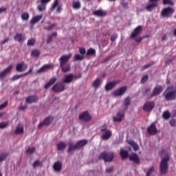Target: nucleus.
<instances>
[{
	"mask_svg": "<svg viewBox=\"0 0 176 176\" xmlns=\"http://www.w3.org/2000/svg\"><path fill=\"white\" fill-rule=\"evenodd\" d=\"M130 144L131 145V146H133L135 151H138L140 149V146H138V144H137V143L132 142L130 143Z\"/></svg>",
	"mask_w": 176,
	"mask_h": 176,
	"instance_id": "8fccbe9b",
	"label": "nucleus"
},
{
	"mask_svg": "<svg viewBox=\"0 0 176 176\" xmlns=\"http://www.w3.org/2000/svg\"><path fill=\"white\" fill-rule=\"evenodd\" d=\"M172 89L173 87H168L163 94L165 100L167 101H173V100H175L176 98V90L170 91Z\"/></svg>",
	"mask_w": 176,
	"mask_h": 176,
	"instance_id": "39448f33",
	"label": "nucleus"
},
{
	"mask_svg": "<svg viewBox=\"0 0 176 176\" xmlns=\"http://www.w3.org/2000/svg\"><path fill=\"white\" fill-rule=\"evenodd\" d=\"M92 14L97 17H105L107 16V12L102 10H97L93 12Z\"/></svg>",
	"mask_w": 176,
	"mask_h": 176,
	"instance_id": "412c9836",
	"label": "nucleus"
},
{
	"mask_svg": "<svg viewBox=\"0 0 176 176\" xmlns=\"http://www.w3.org/2000/svg\"><path fill=\"white\" fill-rule=\"evenodd\" d=\"M58 6V0H54L52 6L50 8L51 12H54V9Z\"/></svg>",
	"mask_w": 176,
	"mask_h": 176,
	"instance_id": "79ce46f5",
	"label": "nucleus"
},
{
	"mask_svg": "<svg viewBox=\"0 0 176 176\" xmlns=\"http://www.w3.org/2000/svg\"><path fill=\"white\" fill-rule=\"evenodd\" d=\"M35 147H32V148H28L26 151V153H28L29 155H32V153H34V152H35Z\"/></svg>",
	"mask_w": 176,
	"mask_h": 176,
	"instance_id": "603ef678",
	"label": "nucleus"
},
{
	"mask_svg": "<svg viewBox=\"0 0 176 176\" xmlns=\"http://www.w3.org/2000/svg\"><path fill=\"white\" fill-rule=\"evenodd\" d=\"M111 137H112V131H111V130H107L102 135L101 138L104 141H108Z\"/></svg>",
	"mask_w": 176,
	"mask_h": 176,
	"instance_id": "4be33fe9",
	"label": "nucleus"
},
{
	"mask_svg": "<svg viewBox=\"0 0 176 176\" xmlns=\"http://www.w3.org/2000/svg\"><path fill=\"white\" fill-rule=\"evenodd\" d=\"M116 156V154L113 152H102L99 156V160H104L105 162H113V159Z\"/></svg>",
	"mask_w": 176,
	"mask_h": 176,
	"instance_id": "20e7f679",
	"label": "nucleus"
},
{
	"mask_svg": "<svg viewBox=\"0 0 176 176\" xmlns=\"http://www.w3.org/2000/svg\"><path fill=\"white\" fill-rule=\"evenodd\" d=\"M74 60L75 61H82V60H85V56L81 54H76L74 57Z\"/></svg>",
	"mask_w": 176,
	"mask_h": 176,
	"instance_id": "f704fd0d",
	"label": "nucleus"
},
{
	"mask_svg": "<svg viewBox=\"0 0 176 176\" xmlns=\"http://www.w3.org/2000/svg\"><path fill=\"white\" fill-rule=\"evenodd\" d=\"M112 58V56H107L102 61V63H108V61H109V60H111Z\"/></svg>",
	"mask_w": 176,
	"mask_h": 176,
	"instance_id": "774afa93",
	"label": "nucleus"
},
{
	"mask_svg": "<svg viewBox=\"0 0 176 176\" xmlns=\"http://www.w3.org/2000/svg\"><path fill=\"white\" fill-rule=\"evenodd\" d=\"M148 79H149V76H148V74L144 75L142 77L140 82L144 84L148 80Z\"/></svg>",
	"mask_w": 176,
	"mask_h": 176,
	"instance_id": "de8ad7c7",
	"label": "nucleus"
},
{
	"mask_svg": "<svg viewBox=\"0 0 176 176\" xmlns=\"http://www.w3.org/2000/svg\"><path fill=\"white\" fill-rule=\"evenodd\" d=\"M74 80V74H68L65 75V78L63 80V83H71Z\"/></svg>",
	"mask_w": 176,
	"mask_h": 176,
	"instance_id": "aec40b11",
	"label": "nucleus"
},
{
	"mask_svg": "<svg viewBox=\"0 0 176 176\" xmlns=\"http://www.w3.org/2000/svg\"><path fill=\"white\" fill-rule=\"evenodd\" d=\"M171 117L170 112L168 111H166L163 113V118L166 119V120H168L169 118Z\"/></svg>",
	"mask_w": 176,
	"mask_h": 176,
	"instance_id": "49530a36",
	"label": "nucleus"
},
{
	"mask_svg": "<svg viewBox=\"0 0 176 176\" xmlns=\"http://www.w3.org/2000/svg\"><path fill=\"white\" fill-rule=\"evenodd\" d=\"M31 54L33 57H38V56H41V52L38 50H34L32 51Z\"/></svg>",
	"mask_w": 176,
	"mask_h": 176,
	"instance_id": "a19ab883",
	"label": "nucleus"
},
{
	"mask_svg": "<svg viewBox=\"0 0 176 176\" xmlns=\"http://www.w3.org/2000/svg\"><path fill=\"white\" fill-rule=\"evenodd\" d=\"M120 157L122 160H126V157H129V151L126 150H120Z\"/></svg>",
	"mask_w": 176,
	"mask_h": 176,
	"instance_id": "c756f323",
	"label": "nucleus"
},
{
	"mask_svg": "<svg viewBox=\"0 0 176 176\" xmlns=\"http://www.w3.org/2000/svg\"><path fill=\"white\" fill-rule=\"evenodd\" d=\"M50 68H53V65L52 64L44 65L42 67H41L37 71V74H42V72H45V71H47V69H50Z\"/></svg>",
	"mask_w": 176,
	"mask_h": 176,
	"instance_id": "393cba45",
	"label": "nucleus"
},
{
	"mask_svg": "<svg viewBox=\"0 0 176 176\" xmlns=\"http://www.w3.org/2000/svg\"><path fill=\"white\" fill-rule=\"evenodd\" d=\"M53 169L56 173H60V171H61V170H63V163L60 161L56 162L53 165Z\"/></svg>",
	"mask_w": 176,
	"mask_h": 176,
	"instance_id": "6ab92c4d",
	"label": "nucleus"
},
{
	"mask_svg": "<svg viewBox=\"0 0 176 176\" xmlns=\"http://www.w3.org/2000/svg\"><path fill=\"white\" fill-rule=\"evenodd\" d=\"M27 45L28 46H34L35 45V38H30L28 41Z\"/></svg>",
	"mask_w": 176,
	"mask_h": 176,
	"instance_id": "09e8293b",
	"label": "nucleus"
},
{
	"mask_svg": "<svg viewBox=\"0 0 176 176\" xmlns=\"http://www.w3.org/2000/svg\"><path fill=\"white\" fill-rule=\"evenodd\" d=\"M37 101H39V98L36 95L30 96L26 98L27 104H32L34 102H36Z\"/></svg>",
	"mask_w": 176,
	"mask_h": 176,
	"instance_id": "f3484780",
	"label": "nucleus"
},
{
	"mask_svg": "<svg viewBox=\"0 0 176 176\" xmlns=\"http://www.w3.org/2000/svg\"><path fill=\"white\" fill-rule=\"evenodd\" d=\"M24 77V75L23 74H19V75H14L12 78H11V80L12 82H14V80H17L19 79H20V78H23Z\"/></svg>",
	"mask_w": 176,
	"mask_h": 176,
	"instance_id": "58836bf2",
	"label": "nucleus"
},
{
	"mask_svg": "<svg viewBox=\"0 0 176 176\" xmlns=\"http://www.w3.org/2000/svg\"><path fill=\"white\" fill-rule=\"evenodd\" d=\"M56 148L58 151H64V148H67V144L63 142H60L56 144Z\"/></svg>",
	"mask_w": 176,
	"mask_h": 176,
	"instance_id": "2f4dec72",
	"label": "nucleus"
},
{
	"mask_svg": "<svg viewBox=\"0 0 176 176\" xmlns=\"http://www.w3.org/2000/svg\"><path fill=\"white\" fill-rule=\"evenodd\" d=\"M14 39L16 42H23V41H24V38L21 33H16L14 36Z\"/></svg>",
	"mask_w": 176,
	"mask_h": 176,
	"instance_id": "cd10ccee",
	"label": "nucleus"
},
{
	"mask_svg": "<svg viewBox=\"0 0 176 176\" xmlns=\"http://www.w3.org/2000/svg\"><path fill=\"white\" fill-rule=\"evenodd\" d=\"M57 82V77H52V78L50 79V81L45 84L44 86V89H49L52 85H54Z\"/></svg>",
	"mask_w": 176,
	"mask_h": 176,
	"instance_id": "a878e982",
	"label": "nucleus"
},
{
	"mask_svg": "<svg viewBox=\"0 0 176 176\" xmlns=\"http://www.w3.org/2000/svg\"><path fill=\"white\" fill-rule=\"evenodd\" d=\"M37 9H38L39 12H43L46 10V5L41 3V5L37 6Z\"/></svg>",
	"mask_w": 176,
	"mask_h": 176,
	"instance_id": "37998d69",
	"label": "nucleus"
},
{
	"mask_svg": "<svg viewBox=\"0 0 176 176\" xmlns=\"http://www.w3.org/2000/svg\"><path fill=\"white\" fill-rule=\"evenodd\" d=\"M171 63H173V58H167L165 60L166 65H170V64H171Z\"/></svg>",
	"mask_w": 176,
	"mask_h": 176,
	"instance_id": "680f3d73",
	"label": "nucleus"
},
{
	"mask_svg": "<svg viewBox=\"0 0 176 176\" xmlns=\"http://www.w3.org/2000/svg\"><path fill=\"white\" fill-rule=\"evenodd\" d=\"M118 38V35L117 34H113L111 36V42H115V41H116V39Z\"/></svg>",
	"mask_w": 176,
	"mask_h": 176,
	"instance_id": "e2e57ef3",
	"label": "nucleus"
},
{
	"mask_svg": "<svg viewBox=\"0 0 176 176\" xmlns=\"http://www.w3.org/2000/svg\"><path fill=\"white\" fill-rule=\"evenodd\" d=\"M24 62H21V63H18L16 66V69L17 72H24Z\"/></svg>",
	"mask_w": 176,
	"mask_h": 176,
	"instance_id": "c85d7f7f",
	"label": "nucleus"
},
{
	"mask_svg": "<svg viewBox=\"0 0 176 176\" xmlns=\"http://www.w3.org/2000/svg\"><path fill=\"white\" fill-rule=\"evenodd\" d=\"M123 119H124V112L123 111H118L117 115L113 117V120L114 122H122Z\"/></svg>",
	"mask_w": 176,
	"mask_h": 176,
	"instance_id": "dca6fc26",
	"label": "nucleus"
},
{
	"mask_svg": "<svg viewBox=\"0 0 176 176\" xmlns=\"http://www.w3.org/2000/svg\"><path fill=\"white\" fill-rule=\"evenodd\" d=\"M79 53L81 56H84V54H86V49H85V47H80L79 49Z\"/></svg>",
	"mask_w": 176,
	"mask_h": 176,
	"instance_id": "4d7b16f0",
	"label": "nucleus"
},
{
	"mask_svg": "<svg viewBox=\"0 0 176 176\" xmlns=\"http://www.w3.org/2000/svg\"><path fill=\"white\" fill-rule=\"evenodd\" d=\"M92 86L95 88V89H98V87H100L101 86V78H96Z\"/></svg>",
	"mask_w": 176,
	"mask_h": 176,
	"instance_id": "7c9ffc66",
	"label": "nucleus"
},
{
	"mask_svg": "<svg viewBox=\"0 0 176 176\" xmlns=\"http://www.w3.org/2000/svg\"><path fill=\"white\" fill-rule=\"evenodd\" d=\"M89 141L86 139L81 140L77 142L76 144L74 145L73 141H69L68 142L69 148L67 149V152L69 153H71L72 152H74V151H76V149H80L81 148H83L85 145H87Z\"/></svg>",
	"mask_w": 176,
	"mask_h": 176,
	"instance_id": "7ed1b4c3",
	"label": "nucleus"
},
{
	"mask_svg": "<svg viewBox=\"0 0 176 176\" xmlns=\"http://www.w3.org/2000/svg\"><path fill=\"white\" fill-rule=\"evenodd\" d=\"M114 168L113 166H111L109 168H106V173L107 174H111V173L113 172Z\"/></svg>",
	"mask_w": 176,
	"mask_h": 176,
	"instance_id": "13d9d810",
	"label": "nucleus"
},
{
	"mask_svg": "<svg viewBox=\"0 0 176 176\" xmlns=\"http://www.w3.org/2000/svg\"><path fill=\"white\" fill-rule=\"evenodd\" d=\"M79 120H82V122H91V120L93 119V117L89 111H85L84 112H82L78 116Z\"/></svg>",
	"mask_w": 176,
	"mask_h": 176,
	"instance_id": "423d86ee",
	"label": "nucleus"
},
{
	"mask_svg": "<svg viewBox=\"0 0 176 176\" xmlns=\"http://www.w3.org/2000/svg\"><path fill=\"white\" fill-rule=\"evenodd\" d=\"M147 132L149 135H156V134H157V128L154 122L147 128Z\"/></svg>",
	"mask_w": 176,
	"mask_h": 176,
	"instance_id": "9b49d317",
	"label": "nucleus"
},
{
	"mask_svg": "<svg viewBox=\"0 0 176 176\" xmlns=\"http://www.w3.org/2000/svg\"><path fill=\"white\" fill-rule=\"evenodd\" d=\"M8 104H9V102L5 101L3 104H0V109H3V108H6L8 107Z\"/></svg>",
	"mask_w": 176,
	"mask_h": 176,
	"instance_id": "6e6d98bb",
	"label": "nucleus"
},
{
	"mask_svg": "<svg viewBox=\"0 0 176 176\" xmlns=\"http://www.w3.org/2000/svg\"><path fill=\"white\" fill-rule=\"evenodd\" d=\"M87 56H96V50L90 48L87 52Z\"/></svg>",
	"mask_w": 176,
	"mask_h": 176,
	"instance_id": "4c0bfd02",
	"label": "nucleus"
},
{
	"mask_svg": "<svg viewBox=\"0 0 176 176\" xmlns=\"http://www.w3.org/2000/svg\"><path fill=\"white\" fill-rule=\"evenodd\" d=\"M8 127V122H1L0 129H6Z\"/></svg>",
	"mask_w": 176,
	"mask_h": 176,
	"instance_id": "052dcab7",
	"label": "nucleus"
},
{
	"mask_svg": "<svg viewBox=\"0 0 176 176\" xmlns=\"http://www.w3.org/2000/svg\"><path fill=\"white\" fill-rule=\"evenodd\" d=\"M43 15H38L36 16H34L31 20H30V24L34 25V24H36V23H39L41 20L42 19Z\"/></svg>",
	"mask_w": 176,
	"mask_h": 176,
	"instance_id": "bb28decb",
	"label": "nucleus"
},
{
	"mask_svg": "<svg viewBox=\"0 0 176 176\" xmlns=\"http://www.w3.org/2000/svg\"><path fill=\"white\" fill-rule=\"evenodd\" d=\"M170 124L172 127H175V124H176V121L174 119H172L170 120Z\"/></svg>",
	"mask_w": 176,
	"mask_h": 176,
	"instance_id": "0e129e2a",
	"label": "nucleus"
},
{
	"mask_svg": "<svg viewBox=\"0 0 176 176\" xmlns=\"http://www.w3.org/2000/svg\"><path fill=\"white\" fill-rule=\"evenodd\" d=\"M127 91V86H123L120 88L116 89L113 93V97H122Z\"/></svg>",
	"mask_w": 176,
	"mask_h": 176,
	"instance_id": "1a4fd4ad",
	"label": "nucleus"
},
{
	"mask_svg": "<svg viewBox=\"0 0 176 176\" xmlns=\"http://www.w3.org/2000/svg\"><path fill=\"white\" fill-rule=\"evenodd\" d=\"M153 64H155V63L153 62H150L149 63L144 65L142 68V71H145V69H148V68L152 67V65H153Z\"/></svg>",
	"mask_w": 176,
	"mask_h": 176,
	"instance_id": "a18cd8bd",
	"label": "nucleus"
},
{
	"mask_svg": "<svg viewBox=\"0 0 176 176\" xmlns=\"http://www.w3.org/2000/svg\"><path fill=\"white\" fill-rule=\"evenodd\" d=\"M100 131L101 133H104V131H108V126H107V124H103L100 127Z\"/></svg>",
	"mask_w": 176,
	"mask_h": 176,
	"instance_id": "864d4df0",
	"label": "nucleus"
},
{
	"mask_svg": "<svg viewBox=\"0 0 176 176\" xmlns=\"http://www.w3.org/2000/svg\"><path fill=\"white\" fill-rule=\"evenodd\" d=\"M130 102H131L130 97H126L124 99V105L126 109H127V108H129V105H130Z\"/></svg>",
	"mask_w": 176,
	"mask_h": 176,
	"instance_id": "ea45409f",
	"label": "nucleus"
},
{
	"mask_svg": "<svg viewBox=\"0 0 176 176\" xmlns=\"http://www.w3.org/2000/svg\"><path fill=\"white\" fill-rule=\"evenodd\" d=\"M174 12H175V10H174L173 8L167 7L162 10L161 14L162 17H166L167 19H168V17H171V16L174 14Z\"/></svg>",
	"mask_w": 176,
	"mask_h": 176,
	"instance_id": "0eeeda50",
	"label": "nucleus"
},
{
	"mask_svg": "<svg viewBox=\"0 0 176 176\" xmlns=\"http://www.w3.org/2000/svg\"><path fill=\"white\" fill-rule=\"evenodd\" d=\"M150 4L146 6V10L147 12H152L154 8H157V2L159 0H149Z\"/></svg>",
	"mask_w": 176,
	"mask_h": 176,
	"instance_id": "ddd939ff",
	"label": "nucleus"
},
{
	"mask_svg": "<svg viewBox=\"0 0 176 176\" xmlns=\"http://www.w3.org/2000/svg\"><path fill=\"white\" fill-rule=\"evenodd\" d=\"M119 83V81H113V82H107L105 86V90L106 91H110V90H112V89H115L116 87V85Z\"/></svg>",
	"mask_w": 176,
	"mask_h": 176,
	"instance_id": "a211bd4d",
	"label": "nucleus"
},
{
	"mask_svg": "<svg viewBox=\"0 0 176 176\" xmlns=\"http://www.w3.org/2000/svg\"><path fill=\"white\" fill-rule=\"evenodd\" d=\"M162 93H163V86L157 85L153 89V91L150 95V98H153V97L160 96Z\"/></svg>",
	"mask_w": 176,
	"mask_h": 176,
	"instance_id": "6e6552de",
	"label": "nucleus"
},
{
	"mask_svg": "<svg viewBox=\"0 0 176 176\" xmlns=\"http://www.w3.org/2000/svg\"><path fill=\"white\" fill-rule=\"evenodd\" d=\"M142 31V26L139 25L136 28L134 29L132 34H131V38H136L138 35Z\"/></svg>",
	"mask_w": 176,
	"mask_h": 176,
	"instance_id": "5701e85b",
	"label": "nucleus"
},
{
	"mask_svg": "<svg viewBox=\"0 0 176 176\" xmlns=\"http://www.w3.org/2000/svg\"><path fill=\"white\" fill-rule=\"evenodd\" d=\"M6 157H8L7 153H1L0 154V162H3V160H6Z\"/></svg>",
	"mask_w": 176,
	"mask_h": 176,
	"instance_id": "3c124183",
	"label": "nucleus"
},
{
	"mask_svg": "<svg viewBox=\"0 0 176 176\" xmlns=\"http://www.w3.org/2000/svg\"><path fill=\"white\" fill-rule=\"evenodd\" d=\"M155 108V102H146L143 105V111L145 112H150V111H152Z\"/></svg>",
	"mask_w": 176,
	"mask_h": 176,
	"instance_id": "f8f14e48",
	"label": "nucleus"
},
{
	"mask_svg": "<svg viewBox=\"0 0 176 176\" xmlns=\"http://www.w3.org/2000/svg\"><path fill=\"white\" fill-rule=\"evenodd\" d=\"M23 133H24V128L23 127V125H17L15 130V134H23Z\"/></svg>",
	"mask_w": 176,
	"mask_h": 176,
	"instance_id": "473e14b6",
	"label": "nucleus"
},
{
	"mask_svg": "<svg viewBox=\"0 0 176 176\" xmlns=\"http://www.w3.org/2000/svg\"><path fill=\"white\" fill-rule=\"evenodd\" d=\"M71 57H72V54L63 55L59 58V65L62 72H69V71H71V65L68 63Z\"/></svg>",
	"mask_w": 176,
	"mask_h": 176,
	"instance_id": "f03ea898",
	"label": "nucleus"
},
{
	"mask_svg": "<svg viewBox=\"0 0 176 176\" xmlns=\"http://www.w3.org/2000/svg\"><path fill=\"white\" fill-rule=\"evenodd\" d=\"M121 5L124 8H126V6H127V5H129V3L127 2H126V0H121Z\"/></svg>",
	"mask_w": 176,
	"mask_h": 176,
	"instance_id": "338daca9",
	"label": "nucleus"
},
{
	"mask_svg": "<svg viewBox=\"0 0 176 176\" xmlns=\"http://www.w3.org/2000/svg\"><path fill=\"white\" fill-rule=\"evenodd\" d=\"M163 5H170V6H174V1L173 0H162Z\"/></svg>",
	"mask_w": 176,
	"mask_h": 176,
	"instance_id": "c03bdc74",
	"label": "nucleus"
},
{
	"mask_svg": "<svg viewBox=\"0 0 176 176\" xmlns=\"http://www.w3.org/2000/svg\"><path fill=\"white\" fill-rule=\"evenodd\" d=\"M21 17L22 20L24 21H27L28 20H30V14L28 12H23L21 15Z\"/></svg>",
	"mask_w": 176,
	"mask_h": 176,
	"instance_id": "c9c22d12",
	"label": "nucleus"
},
{
	"mask_svg": "<svg viewBox=\"0 0 176 176\" xmlns=\"http://www.w3.org/2000/svg\"><path fill=\"white\" fill-rule=\"evenodd\" d=\"M80 78H82V74H78V75L73 74V80L75 79L76 80L78 79H80Z\"/></svg>",
	"mask_w": 176,
	"mask_h": 176,
	"instance_id": "69168bd1",
	"label": "nucleus"
},
{
	"mask_svg": "<svg viewBox=\"0 0 176 176\" xmlns=\"http://www.w3.org/2000/svg\"><path fill=\"white\" fill-rule=\"evenodd\" d=\"M63 83L64 82L55 84L52 88V91H54L55 93H61V91H64V90H65V85Z\"/></svg>",
	"mask_w": 176,
	"mask_h": 176,
	"instance_id": "9d476101",
	"label": "nucleus"
},
{
	"mask_svg": "<svg viewBox=\"0 0 176 176\" xmlns=\"http://www.w3.org/2000/svg\"><path fill=\"white\" fill-rule=\"evenodd\" d=\"M129 160L131 162H133L134 163H135L136 164H140V157H138V155L135 153H133L131 155H129Z\"/></svg>",
	"mask_w": 176,
	"mask_h": 176,
	"instance_id": "b1692460",
	"label": "nucleus"
},
{
	"mask_svg": "<svg viewBox=\"0 0 176 176\" xmlns=\"http://www.w3.org/2000/svg\"><path fill=\"white\" fill-rule=\"evenodd\" d=\"M12 69H13V65H10L7 68L0 73V79L5 78L8 74H10V72H12Z\"/></svg>",
	"mask_w": 176,
	"mask_h": 176,
	"instance_id": "2eb2a0df",
	"label": "nucleus"
},
{
	"mask_svg": "<svg viewBox=\"0 0 176 176\" xmlns=\"http://www.w3.org/2000/svg\"><path fill=\"white\" fill-rule=\"evenodd\" d=\"M56 25H57V23H53L52 25L47 27L45 28V30H47V31H50V30H53L54 28V27H56Z\"/></svg>",
	"mask_w": 176,
	"mask_h": 176,
	"instance_id": "bf43d9fd",
	"label": "nucleus"
},
{
	"mask_svg": "<svg viewBox=\"0 0 176 176\" xmlns=\"http://www.w3.org/2000/svg\"><path fill=\"white\" fill-rule=\"evenodd\" d=\"M52 121L53 118H52V116L45 118L43 122L39 123V124L38 125V129H42L43 126H49Z\"/></svg>",
	"mask_w": 176,
	"mask_h": 176,
	"instance_id": "4468645a",
	"label": "nucleus"
},
{
	"mask_svg": "<svg viewBox=\"0 0 176 176\" xmlns=\"http://www.w3.org/2000/svg\"><path fill=\"white\" fill-rule=\"evenodd\" d=\"M72 8L73 9H80L82 8V5L80 4V1H74L72 3Z\"/></svg>",
	"mask_w": 176,
	"mask_h": 176,
	"instance_id": "72a5a7b5",
	"label": "nucleus"
},
{
	"mask_svg": "<svg viewBox=\"0 0 176 176\" xmlns=\"http://www.w3.org/2000/svg\"><path fill=\"white\" fill-rule=\"evenodd\" d=\"M43 163L42 162L39 161V160H36L33 164H32V166H33V168H36V167H42L43 166Z\"/></svg>",
	"mask_w": 176,
	"mask_h": 176,
	"instance_id": "e433bc0d",
	"label": "nucleus"
},
{
	"mask_svg": "<svg viewBox=\"0 0 176 176\" xmlns=\"http://www.w3.org/2000/svg\"><path fill=\"white\" fill-rule=\"evenodd\" d=\"M153 171H155V167L153 166L148 170L146 173V176H151V174H152Z\"/></svg>",
	"mask_w": 176,
	"mask_h": 176,
	"instance_id": "5fc2aeb1",
	"label": "nucleus"
},
{
	"mask_svg": "<svg viewBox=\"0 0 176 176\" xmlns=\"http://www.w3.org/2000/svg\"><path fill=\"white\" fill-rule=\"evenodd\" d=\"M161 162L160 163V173L161 175H166L168 171V162H170V155L166 150L161 152Z\"/></svg>",
	"mask_w": 176,
	"mask_h": 176,
	"instance_id": "f257e3e1",
	"label": "nucleus"
}]
</instances>
